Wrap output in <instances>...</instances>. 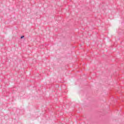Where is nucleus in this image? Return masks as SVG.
Returning a JSON list of instances; mask_svg holds the SVG:
<instances>
[{
    "label": "nucleus",
    "instance_id": "f257e3e1",
    "mask_svg": "<svg viewBox=\"0 0 124 124\" xmlns=\"http://www.w3.org/2000/svg\"><path fill=\"white\" fill-rule=\"evenodd\" d=\"M24 37H25V36L22 35V36H21L20 37V38H21V39H23V38H24Z\"/></svg>",
    "mask_w": 124,
    "mask_h": 124
}]
</instances>
